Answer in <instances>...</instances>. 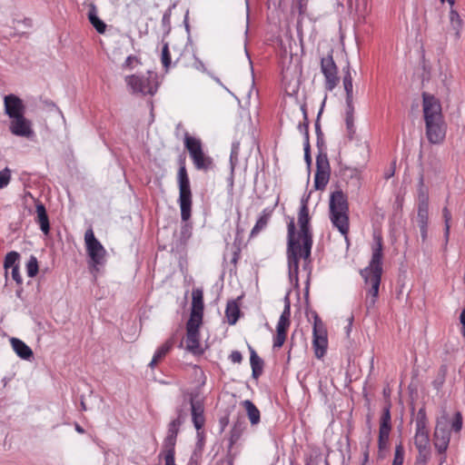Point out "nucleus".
<instances>
[{"label": "nucleus", "mask_w": 465, "mask_h": 465, "mask_svg": "<svg viewBox=\"0 0 465 465\" xmlns=\"http://www.w3.org/2000/svg\"><path fill=\"white\" fill-rule=\"evenodd\" d=\"M375 240L376 244L372 248V255L370 264L368 267L361 271V275L364 279L365 282V306L368 312L375 306L382 273V242L380 237H375Z\"/></svg>", "instance_id": "obj_2"}, {"label": "nucleus", "mask_w": 465, "mask_h": 465, "mask_svg": "<svg viewBox=\"0 0 465 465\" xmlns=\"http://www.w3.org/2000/svg\"><path fill=\"white\" fill-rule=\"evenodd\" d=\"M404 459V450L401 444L396 446L392 465H402Z\"/></svg>", "instance_id": "obj_42"}, {"label": "nucleus", "mask_w": 465, "mask_h": 465, "mask_svg": "<svg viewBox=\"0 0 465 465\" xmlns=\"http://www.w3.org/2000/svg\"><path fill=\"white\" fill-rule=\"evenodd\" d=\"M164 465H175L174 453H172V451L164 452Z\"/></svg>", "instance_id": "obj_49"}, {"label": "nucleus", "mask_w": 465, "mask_h": 465, "mask_svg": "<svg viewBox=\"0 0 465 465\" xmlns=\"http://www.w3.org/2000/svg\"><path fill=\"white\" fill-rule=\"evenodd\" d=\"M225 315H226L228 322L231 325L236 323V322L239 319V315H240V309H239V306L236 302H234V301L228 302L226 310H225Z\"/></svg>", "instance_id": "obj_31"}, {"label": "nucleus", "mask_w": 465, "mask_h": 465, "mask_svg": "<svg viewBox=\"0 0 465 465\" xmlns=\"http://www.w3.org/2000/svg\"><path fill=\"white\" fill-rule=\"evenodd\" d=\"M27 275L31 278L35 277L38 272V262L35 256H31L26 263Z\"/></svg>", "instance_id": "obj_36"}, {"label": "nucleus", "mask_w": 465, "mask_h": 465, "mask_svg": "<svg viewBox=\"0 0 465 465\" xmlns=\"http://www.w3.org/2000/svg\"><path fill=\"white\" fill-rule=\"evenodd\" d=\"M347 104L346 118H345L346 125H347V129L349 130L350 134H352L354 133L353 102H351L350 104Z\"/></svg>", "instance_id": "obj_32"}, {"label": "nucleus", "mask_w": 465, "mask_h": 465, "mask_svg": "<svg viewBox=\"0 0 465 465\" xmlns=\"http://www.w3.org/2000/svg\"><path fill=\"white\" fill-rule=\"evenodd\" d=\"M430 456V450H419L416 465H425Z\"/></svg>", "instance_id": "obj_45"}, {"label": "nucleus", "mask_w": 465, "mask_h": 465, "mask_svg": "<svg viewBox=\"0 0 465 465\" xmlns=\"http://www.w3.org/2000/svg\"><path fill=\"white\" fill-rule=\"evenodd\" d=\"M172 347V341H167L161 347H159L155 351L151 362L149 363V367H151L152 369L154 368L158 364V362L165 357V355L169 352Z\"/></svg>", "instance_id": "obj_28"}, {"label": "nucleus", "mask_w": 465, "mask_h": 465, "mask_svg": "<svg viewBox=\"0 0 465 465\" xmlns=\"http://www.w3.org/2000/svg\"><path fill=\"white\" fill-rule=\"evenodd\" d=\"M451 428L454 431H460L462 428V416L460 412H456L451 420Z\"/></svg>", "instance_id": "obj_44"}, {"label": "nucleus", "mask_w": 465, "mask_h": 465, "mask_svg": "<svg viewBox=\"0 0 465 465\" xmlns=\"http://www.w3.org/2000/svg\"><path fill=\"white\" fill-rule=\"evenodd\" d=\"M238 154V145H234L231 153V158L232 159L233 156L237 157Z\"/></svg>", "instance_id": "obj_52"}, {"label": "nucleus", "mask_w": 465, "mask_h": 465, "mask_svg": "<svg viewBox=\"0 0 465 465\" xmlns=\"http://www.w3.org/2000/svg\"><path fill=\"white\" fill-rule=\"evenodd\" d=\"M330 180V164L326 155H318L314 175V188L323 190Z\"/></svg>", "instance_id": "obj_14"}, {"label": "nucleus", "mask_w": 465, "mask_h": 465, "mask_svg": "<svg viewBox=\"0 0 465 465\" xmlns=\"http://www.w3.org/2000/svg\"><path fill=\"white\" fill-rule=\"evenodd\" d=\"M84 242L86 252L90 257V263L93 267L101 265L104 262L106 251L102 243L95 238L92 228L86 230L84 233Z\"/></svg>", "instance_id": "obj_6"}, {"label": "nucleus", "mask_w": 465, "mask_h": 465, "mask_svg": "<svg viewBox=\"0 0 465 465\" xmlns=\"http://www.w3.org/2000/svg\"><path fill=\"white\" fill-rule=\"evenodd\" d=\"M183 140L184 146L189 152L193 163L197 170L207 172L213 167V161L203 152L200 139L191 136L186 133Z\"/></svg>", "instance_id": "obj_4"}, {"label": "nucleus", "mask_w": 465, "mask_h": 465, "mask_svg": "<svg viewBox=\"0 0 465 465\" xmlns=\"http://www.w3.org/2000/svg\"><path fill=\"white\" fill-rule=\"evenodd\" d=\"M125 82L133 93H141L143 94H154L158 88L155 76L130 75L125 78Z\"/></svg>", "instance_id": "obj_7"}, {"label": "nucleus", "mask_w": 465, "mask_h": 465, "mask_svg": "<svg viewBox=\"0 0 465 465\" xmlns=\"http://www.w3.org/2000/svg\"><path fill=\"white\" fill-rule=\"evenodd\" d=\"M244 407L247 416L252 425H256L260 422V411L250 400H245L242 402Z\"/></svg>", "instance_id": "obj_26"}, {"label": "nucleus", "mask_w": 465, "mask_h": 465, "mask_svg": "<svg viewBox=\"0 0 465 465\" xmlns=\"http://www.w3.org/2000/svg\"><path fill=\"white\" fill-rule=\"evenodd\" d=\"M415 222L420 228V236L424 242L428 235L429 195L423 189H420L419 192L417 217Z\"/></svg>", "instance_id": "obj_9"}, {"label": "nucleus", "mask_w": 465, "mask_h": 465, "mask_svg": "<svg viewBox=\"0 0 465 465\" xmlns=\"http://www.w3.org/2000/svg\"><path fill=\"white\" fill-rule=\"evenodd\" d=\"M449 424L446 417H442L437 421L434 431V445L439 452H443L447 450L450 442Z\"/></svg>", "instance_id": "obj_15"}, {"label": "nucleus", "mask_w": 465, "mask_h": 465, "mask_svg": "<svg viewBox=\"0 0 465 465\" xmlns=\"http://www.w3.org/2000/svg\"><path fill=\"white\" fill-rule=\"evenodd\" d=\"M310 216L307 200H302V205L298 214V225L300 232H295L294 221L288 223V247L287 257L290 277L297 276L299 271V259H303L305 263L310 262L312 246V236L310 231Z\"/></svg>", "instance_id": "obj_1"}, {"label": "nucleus", "mask_w": 465, "mask_h": 465, "mask_svg": "<svg viewBox=\"0 0 465 465\" xmlns=\"http://www.w3.org/2000/svg\"><path fill=\"white\" fill-rule=\"evenodd\" d=\"M13 350L23 360H29L33 357V351L23 341L17 338L10 340Z\"/></svg>", "instance_id": "obj_22"}, {"label": "nucleus", "mask_w": 465, "mask_h": 465, "mask_svg": "<svg viewBox=\"0 0 465 465\" xmlns=\"http://www.w3.org/2000/svg\"><path fill=\"white\" fill-rule=\"evenodd\" d=\"M179 184V204L181 208V216L183 221H187L191 216L192 208V192L190 180L184 165H182L178 171Z\"/></svg>", "instance_id": "obj_5"}, {"label": "nucleus", "mask_w": 465, "mask_h": 465, "mask_svg": "<svg viewBox=\"0 0 465 465\" xmlns=\"http://www.w3.org/2000/svg\"><path fill=\"white\" fill-rule=\"evenodd\" d=\"M343 86L346 92V104H350L353 102V84H352V76L351 74V69L349 64L343 69Z\"/></svg>", "instance_id": "obj_25"}, {"label": "nucleus", "mask_w": 465, "mask_h": 465, "mask_svg": "<svg viewBox=\"0 0 465 465\" xmlns=\"http://www.w3.org/2000/svg\"><path fill=\"white\" fill-rule=\"evenodd\" d=\"M291 307L288 298L285 299L284 310L276 326V336L273 341L274 348H281L286 340V332L290 326Z\"/></svg>", "instance_id": "obj_12"}, {"label": "nucleus", "mask_w": 465, "mask_h": 465, "mask_svg": "<svg viewBox=\"0 0 465 465\" xmlns=\"http://www.w3.org/2000/svg\"><path fill=\"white\" fill-rule=\"evenodd\" d=\"M367 459H368V457L366 456L365 460H364V461H363V463L361 465H367Z\"/></svg>", "instance_id": "obj_58"}, {"label": "nucleus", "mask_w": 465, "mask_h": 465, "mask_svg": "<svg viewBox=\"0 0 465 465\" xmlns=\"http://www.w3.org/2000/svg\"><path fill=\"white\" fill-rule=\"evenodd\" d=\"M135 58L134 56H128L124 64V66H129L134 61Z\"/></svg>", "instance_id": "obj_51"}, {"label": "nucleus", "mask_w": 465, "mask_h": 465, "mask_svg": "<svg viewBox=\"0 0 465 465\" xmlns=\"http://www.w3.org/2000/svg\"><path fill=\"white\" fill-rule=\"evenodd\" d=\"M5 113L10 118L25 114V105L22 99L15 94H7L4 97Z\"/></svg>", "instance_id": "obj_17"}, {"label": "nucleus", "mask_w": 465, "mask_h": 465, "mask_svg": "<svg viewBox=\"0 0 465 465\" xmlns=\"http://www.w3.org/2000/svg\"><path fill=\"white\" fill-rule=\"evenodd\" d=\"M192 418L194 427L197 430L202 429L204 424L203 406L200 401L191 400Z\"/></svg>", "instance_id": "obj_21"}, {"label": "nucleus", "mask_w": 465, "mask_h": 465, "mask_svg": "<svg viewBox=\"0 0 465 465\" xmlns=\"http://www.w3.org/2000/svg\"><path fill=\"white\" fill-rule=\"evenodd\" d=\"M203 322V314L198 312H191L190 319L186 325V330L199 331Z\"/></svg>", "instance_id": "obj_33"}, {"label": "nucleus", "mask_w": 465, "mask_h": 465, "mask_svg": "<svg viewBox=\"0 0 465 465\" xmlns=\"http://www.w3.org/2000/svg\"><path fill=\"white\" fill-rule=\"evenodd\" d=\"M81 407H82V409H83L84 411H85V410H86L85 403H84L83 401H81Z\"/></svg>", "instance_id": "obj_55"}, {"label": "nucleus", "mask_w": 465, "mask_h": 465, "mask_svg": "<svg viewBox=\"0 0 465 465\" xmlns=\"http://www.w3.org/2000/svg\"><path fill=\"white\" fill-rule=\"evenodd\" d=\"M442 215L445 222V235L448 236L450 232V221L451 219V214L447 207L443 208Z\"/></svg>", "instance_id": "obj_46"}, {"label": "nucleus", "mask_w": 465, "mask_h": 465, "mask_svg": "<svg viewBox=\"0 0 465 465\" xmlns=\"http://www.w3.org/2000/svg\"><path fill=\"white\" fill-rule=\"evenodd\" d=\"M250 352H251L250 363H251L252 370V376L254 378H258L262 374L263 361L257 355V353L255 352V351L253 349L250 348Z\"/></svg>", "instance_id": "obj_30"}, {"label": "nucleus", "mask_w": 465, "mask_h": 465, "mask_svg": "<svg viewBox=\"0 0 465 465\" xmlns=\"http://www.w3.org/2000/svg\"><path fill=\"white\" fill-rule=\"evenodd\" d=\"M422 98L425 123L443 119L441 114V105L439 100L436 99L433 95L428 94L426 93L422 94Z\"/></svg>", "instance_id": "obj_13"}, {"label": "nucleus", "mask_w": 465, "mask_h": 465, "mask_svg": "<svg viewBox=\"0 0 465 465\" xmlns=\"http://www.w3.org/2000/svg\"><path fill=\"white\" fill-rule=\"evenodd\" d=\"M230 360L233 362V363H240L242 360V353L238 351H233L231 354H230Z\"/></svg>", "instance_id": "obj_48"}, {"label": "nucleus", "mask_w": 465, "mask_h": 465, "mask_svg": "<svg viewBox=\"0 0 465 465\" xmlns=\"http://www.w3.org/2000/svg\"><path fill=\"white\" fill-rule=\"evenodd\" d=\"M462 334L465 337V325H462Z\"/></svg>", "instance_id": "obj_56"}, {"label": "nucleus", "mask_w": 465, "mask_h": 465, "mask_svg": "<svg viewBox=\"0 0 465 465\" xmlns=\"http://www.w3.org/2000/svg\"><path fill=\"white\" fill-rule=\"evenodd\" d=\"M194 66L197 70L205 71L204 64L202 61L196 60Z\"/></svg>", "instance_id": "obj_50"}, {"label": "nucleus", "mask_w": 465, "mask_h": 465, "mask_svg": "<svg viewBox=\"0 0 465 465\" xmlns=\"http://www.w3.org/2000/svg\"><path fill=\"white\" fill-rule=\"evenodd\" d=\"M161 60L163 67L165 68V71H168L171 64V54L167 43H165L163 46Z\"/></svg>", "instance_id": "obj_38"}, {"label": "nucleus", "mask_w": 465, "mask_h": 465, "mask_svg": "<svg viewBox=\"0 0 465 465\" xmlns=\"http://www.w3.org/2000/svg\"><path fill=\"white\" fill-rule=\"evenodd\" d=\"M329 208L332 225L347 239L350 227L347 196L341 190L333 192L330 197Z\"/></svg>", "instance_id": "obj_3"}, {"label": "nucleus", "mask_w": 465, "mask_h": 465, "mask_svg": "<svg viewBox=\"0 0 465 465\" xmlns=\"http://www.w3.org/2000/svg\"><path fill=\"white\" fill-rule=\"evenodd\" d=\"M182 420L180 419V417H178L177 419L173 420V421L170 422L169 424V427H168V435H171V436H174V437H177L178 435V432H179V428L182 424Z\"/></svg>", "instance_id": "obj_41"}, {"label": "nucleus", "mask_w": 465, "mask_h": 465, "mask_svg": "<svg viewBox=\"0 0 465 465\" xmlns=\"http://www.w3.org/2000/svg\"><path fill=\"white\" fill-rule=\"evenodd\" d=\"M299 128H300L301 132H304V134H305L306 142L304 144V159L308 164H311L312 159H311V155H310V144H309V139H308L307 126L306 125L302 126V124H300Z\"/></svg>", "instance_id": "obj_39"}, {"label": "nucleus", "mask_w": 465, "mask_h": 465, "mask_svg": "<svg viewBox=\"0 0 465 465\" xmlns=\"http://www.w3.org/2000/svg\"><path fill=\"white\" fill-rule=\"evenodd\" d=\"M176 438L177 437L171 436V435L167 434V436L163 441V448H164L163 452L172 451V453H174V446L176 443Z\"/></svg>", "instance_id": "obj_43"}, {"label": "nucleus", "mask_w": 465, "mask_h": 465, "mask_svg": "<svg viewBox=\"0 0 465 465\" xmlns=\"http://www.w3.org/2000/svg\"><path fill=\"white\" fill-rule=\"evenodd\" d=\"M192 311L191 312H198L203 314V293L200 289H195L192 293Z\"/></svg>", "instance_id": "obj_29"}, {"label": "nucleus", "mask_w": 465, "mask_h": 465, "mask_svg": "<svg viewBox=\"0 0 465 465\" xmlns=\"http://www.w3.org/2000/svg\"><path fill=\"white\" fill-rule=\"evenodd\" d=\"M88 19L91 25L95 28L99 34H104L106 30V25L97 15V10L94 4L90 5L88 12Z\"/></svg>", "instance_id": "obj_24"}, {"label": "nucleus", "mask_w": 465, "mask_h": 465, "mask_svg": "<svg viewBox=\"0 0 465 465\" xmlns=\"http://www.w3.org/2000/svg\"><path fill=\"white\" fill-rule=\"evenodd\" d=\"M321 65L322 72L326 79V87L331 91L337 85L339 82V77L337 76V67L331 56L322 58Z\"/></svg>", "instance_id": "obj_18"}, {"label": "nucleus", "mask_w": 465, "mask_h": 465, "mask_svg": "<svg viewBox=\"0 0 465 465\" xmlns=\"http://www.w3.org/2000/svg\"><path fill=\"white\" fill-rule=\"evenodd\" d=\"M19 259V253L16 252H10L5 255L4 267L5 269V273L7 274L8 270L12 269L11 274L14 281L16 283L21 284L23 282L22 276L19 272V267L17 264V261Z\"/></svg>", "instance_id": "obj_19"}, {"label": "nucleus", "mask_w": 465, "mask_h": 465, "mask_svg": "<svg viewBox=\"0 0 465 465\" xmlns=\"http://www.w3.org/2000/svg\"><path fill=\"white\" fill-rule=\"evenodd\" d=\"M426 124V136L431 143H440L446 135V124L443 119Z\"/></svg>", "instance_id": "obj_16"}, {"label": "nucleus", "mask_w": 465, "mask_h": 465, "mask_svg": "<svg viewBox=\"0 0 465 465\" xmlns=\"http://www.w3.org/2000/svg\"><path fill=\"white\" fill-rule=\"evenodd\" d=\"M312 347L314 354L318 359H322L326 353L328 347L327 331L323 323L318 318L314 321Z\"/></svg>", "instance_id": "obj_10"}, {"label": "nucleus", "mask_w": 465, "mask_h": 465, "mask_svg": "<svg viewBox=\"0 0 465 465\" xmlns=\"http://www.w3.org/2000/svg\"><path fill=\"white\" fill-rule=\"evenodd\" d=\"M11 181V170L7 167L0 171V189L6 187Z\"/></svg>", "instance_id": "obj_40"}, {"label": "nucleus", "mask_w": 465, "mask_h": 465, "mask_svg": "<svg viewBox=\"0 0 465 465\" xmlns=\"http://www.w3.org/2000/svg\"><path fill=\"white\" fill-rule=\"evenodd\" d=\"M36 223L40 225L41 231L47 235L50 231L49 219L46 213L45 207L43 203H37L35 205Z\"/></svg>", "instance_id": "obj_20"}, {"label": "nucleus", "mask_w": 465, "mask_h": 465, "mask_svg": "<svg viewBox=\"0 0 465 465\" xmlns=\"http://www.w3.org/2000/svg\"><path fill=\"white\" fill-rule=\"evenodd\" d=\"M416 431L414 444L418 450H430V437L427 429V417L424 409H420L415 419Z\"/></svg>", "instance_id": "obj_8"}, {"label": "nucleus", "mask_w": 465, "mask_h": 465, "mask_svg": "<svg viewBox=\"0 0 465 465\" xmlns=\"http://www.w3.org/2000/svg\"><path fill=\"white\" fill-rule=\"evenodd\" d=\"M297 5L300 14H303L307 7L308 0H293Z\"/></svg>", "instance_id": "obj_47"}, {"label": "nucleus", "mask_w": 465, "mask_h": 465, "mask_svg": "<svg viewBox=\"0 0 465 465\" xmlns=\"http://www.w3.org/2000/svg\"><path fill=\"white\" fill-rule=\"evenodd\" d=\"M462 25L463 23L460 16L455 10L451 8L450 12V30L453 32L456 39H459L460 36V30Z\"/></svg>", "instance_id": "obj_27"}, {"label": "nucleus", "mask_w": 465, "mask_h": 465, "mask_svg": "<svg viewBox=\"0 0 465 465\" xmlns=\"http://www.w3.org/2000/svg\"><path fill=\"white\" fill-rule=\"evenodd\" d=\"M390 432H391V430L382 429V428L379 429L378 446H379L380 452H381L387 449Z\"/></svg>", "instance_id": "obj_34"}, {"label": "nucleus", "mask_w": 465, "mask_h": 465, "mask_svg": "<svg viewBox=\"0 0 465 465\" xmlns=\"http://www.w3.org/2000/svg\"><path fill=\"white\" fill-rule=\"evenodd\" d=\"M186 348L188 351L193 353H199L201 351L200 348V334L199 331L194 330H186Z\"/></svg>", "instance_id": "obj_23"}, {"label": "nucleus", "mask_w": 465, "mask_h": 465, "mask_svg": "<svg viewBox=\"0 0 465 465\" xmlns=\"http://www.w3.org/2000/svg\"><path fill=\"white\" fill-rule=\"evenodd\" d=\"M380 428L391 430L390 407H386L383 410V413L380 420Z\"/></svg>", "instance_id": "obj_37"}, {"label": "nucleus", "mask_w": 465, "mask_h": 465, "mask_svg": "<svg viewBox=\"0 0 465 465\" xmlns=\"http://www.w3.org/2000/svg\"><path fill=\"white\" fill-rule=\"evenodd\" d=\"M75 430L79 433L84 432V429L79 424H75Z\"/></svg>", "instance_id": "obj_54"}, {"label": "nucleus", "mask_w": 465, "mask_h": 465, "mask_svg": "<svg viewBox=\"0 0 465 465\" xmlns=\"http://www.w3.org/2000/svg\"><path fill=\"white\" fill-rule=\"evenodd\" d=\"M460 321L461 325H465V309L461 312L460 315Z\"/></svg>", "instance_id": "obj_53"}, {"label": "nucleus", "mask_w": 465, "mask_h": 465, "mask_svg": "<svg viewBox=\"0 0 465 465\" xmlns=\"http://www.w3.org/2000/svg\"><path fill=\"white\" fill-rule=\"evenodd\" d=\"M237 438H238V436H235V438H234V435L232 434V442H233V440H236Z\"/></svg>", "instance_id": "obj_57"}, {"label": "nucleus", "mask_w": 465, "mask_h": 465, "mask_svg": "<svg viewBox=\"0 0 465 465\" xmlns=\"http://www.w3.org/2000/svg\"><path fill=\"white\" fill-rule=\"evenodd\" d=\"M8 128L12 134L18 137L30 139L35 136L33 124L25 114L10 119Z\"/></svg>", "instance_id": "obj_11"}, {"label": "nucleus", "mask_w": 465, "mask_h": 465, "mask_svg": "<svg viewBox=\"0 0 465 465\" xmlns=\"http://www.w3.org/2000/svg\"><path fill=\"white\" fill-rule=\"evenodd\" d=\"M269 222V214H262L256 222L255 225L253 226L251 236L253 237L257 235L262 230H263L267 223Z\"/></svg>", "instance_id": "obj_35"}]
</instances>
